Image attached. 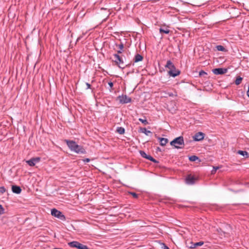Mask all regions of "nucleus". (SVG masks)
<instances>
[{"mask_svg":"<svg viewBox=\"0 0 249 249\" xmlns=\"http://www.w3.org/2000/svg\"><path fill=\"white\" fill-rule=\"evenodd\" d=\"M216 48L217 51H221V52H226V49L225 48V47L222 45H217L216 47Z\"/></svg>","mask_w":249,"mask_h":249,"instance_id":"obj_23","label":"nucleus"},{"mask_svg":"<svg viewBox=\"0 0 249 249\" xmlns=\"http://www.w3.org/2000/svg\"><path fill=\"white\" fill-rule=\"evenodd\" d=\"M86 86L87 87V89H91V85L89 83H86Z\"/></svg>","mask_w":249,"mask_h":249,"instance_id":"obj_33","label":"nucleus"},{"mask_svg":"<svg viewBox=\"0 0 249 249\" xmlns=\"http://www.w3.org/2000/svg\"><path fill=\"white\" fill-rule=\"evenodd\" d=\"M242 80H243L242 77H241L240 76H238L235 81V84L236 85H239L241 83Z\"/></svg>","mask_w":249,"mask_h":249,"instance_id":"obj_25","label":"nucleus"},{"mask_svg":"<svg viewBox=\"0 0 249 249\" xmlns=\"http://www.w3.org/2000/svg\"><path fill=\"white\" fill-rule=\"evenodd\" d=\"M141 132L144 133L146 135L148 136L149 134H152L151 131L147 130L145 128L140 127Z\"/></svg>","mask_w":249,"mask_h":249,"instance_id":"obj_20","label":"nucleus"},{"mask_svg":"<svg viewBox=\"0 0 249 249\" xmlns=\"http://www.w3.org/2000/svg\"><path fill=\"white\" fill-rule=\"evenodd\" d=\"M108 84L110 88V89H109V91H112V88L113 86V83L112 82L110 81L108 83Z\"/></svg>","mask_w":249,"mask_h":249,"instance_id":"obj_29","label":"nucleus"},{"mask_svg":"<svg viewBox=\"0 0 249 249\" xmlns=\"http://www.w3.org/2000/svg\"><path fill=\"white\" fill-rule=\"evenodd\" d=\"M218 168V167H213V169L212 170V174H214Z\"/></svg>","mask_w":249,"mask_h":249,"instance_id":"obj_30","label":"nucleus"},{"mask_svg":"<svg viewBox=\"0 0 249 249\" xmlns=\"http://www.w3.org/2000/svg\"><path fill=\"white\" fill-rule=\"evenodd\" d=\"M139 153L142 158L148 160L150 161L153 162L154 163H159V161L158 160H155L150 155H147L144 151L140 150Z\"/></svg>","mask_w":249,"mask_h":249,"instance_id":"obj_7","label":"nucleus"},{"mask_svg":"<svg viewBox=\"0 0 249 249\" xmlns=\"http://www.w3.org/2000/svg\"><path fill=\"white\" fill-rule=\"evenodd\" d=\"M40 160V157H36L33 158L30 160H27L26 162L30 166H34L35 165L36 163L38 162Z\"/></svg>","mask_w":249,"mask_h":249,"instance_id":"obj_11","label":"nucleus"},{"mask_svg":"<svg viewBox=\"0 0 249 249\" xmlns=\"http://www.w3.org/2000/svg\"><path fill=\"white\" fill-rule=\"evenodd\" d=\"M143 57L141 54L137 53L135 55L133 60H134V62L135 63H137L138 62L142 61L143 60Z\"/></svg>","mask_w":249,"mask_h":249,"instance_id":"obj_14","label":"nucleus"},{"mask_svg":"<svg viewBox=\"0 0 249 249\" xmlns=\"http://www.w3.org/2000/svg\"><path fill=\"white\" fill-rule=\"evenodd\" d=\"M83 160L84 162H89L90 161V159L89 158H86L84 159Z\"/></svg>","mask_w":249,"mask_h":249,"instance_id":"obj_32","label":"nucleus"},{"mask_svg":"<svg viewBox=\"0 0 249 249\" xmlns=\"http://www.w3.org/2000/svg\"><path fill=\"white\" fill-rule=\"evenodd\" d=\"M116 132L120 134H124L125 132V129L123 127H118Z\"/></svg>","mask_w":249,"mask_h":249,"instance_id":"obj_21","label":"nucleus"},{"mask_svg":"<svg viewBox=\"0 0 249 249\" xmlns=\"http://www.w3.org/2000/svg\"><path fill=\"white\" fill-rule=\"evenodd\" d=\"M6 191V189L4 187H0V193L1 194L4 193Z\"/></svg>","mask_w":249,"mask_h":249,"instance_id":"obj_28","label":"nucleus"},{"mask_svg":"<svg viewBox=\"0 0 249 249\" xmlns=\"http://www.w3.org/2000/svg\"><path fill=\"white\" fill-rule=\"evenodd\" d=\"M203 241H200L196 243H193V242H191L189 243V245L187 246V247L190 249H196L197 246H202L204 244Z\"/></svg>","mask_w":249,"mask_h":249,"instance_id":"obj_12","label":"nucleus"},{"mask_svg":"<svg viewBox=\"0 0 249 249\" xmlns=\"http://www.w3.org/2000/svg\"><path fill=\"white\" fill-rule=\"evenodd\" d=\"M160 33V34H168L171 31L167 27H164L163 28L160 27L159 29Z\"/></svg>","mask_w":249,"mask_h":249,"instance_id":"obj_15","label":"nucleus"},{"mask_svg":"<svg viewBox=\"0 0 249 249\" xmlns=\"http://www.w3.org/2000/svg\"><path fill=\"white\" fill-rule=\"evenodd\" d=\"M4 213V209L1 205H0V215Z\"/></svg>","mask_w":249,"mask_h":249,"instance_id":"obj_27","label":"nucleus"},{"mask_svg":"<svg viewBox=\"0 0 249 249\" xmlns=\"http://www.w3.org/2000/svg\"><path fill=\"white\" fill-rule=\"evenodd\" d=\"M217 231L220 234H221L222 232L224 234L226 233V232L225 231H224L221 228H219V229H217Z\"/></svg>","mask_w":249,"mask_h":249,"instance_id":"obj_31","label":"nucleus"},{"mask_svg":"<svg viewBox=\"0 0 249 249\" xmlns=\"http://www.w3.org/2000/svg\"><path fill=\"white\" fill-rule=\"evenodd\" d=\"M163 249H170L169 248L166 246L164 243H163Z\"/></svg>","mask_w":249,"mask_h":249,"instance_id":"obj_34","label":"nucleus"},{"mask_svg":"<svg viewBox=\"0 0 249 249\" xmlns=\"http://www.w3.org/2000/svg\"><path fill=\"white\" fill-rule=\"evenodd\" d=\"M116 46L118 47L119 49V50L117 51V54L122 53L123 52V49L124 48V45L123 43H121L119 44H116Z\"/></svg>","mask_w":249,"mask_h":249,"instance_id":"obj_17","label":"nucleus"},{"mask_svg":"<svg viewBox=\"0 0 249 249\" xmlns=\"http://www.w3.org/2000/svg\"><path fill=\"white\" fill-rule=\"evenodd\" d=\"M199 75L200 77H203L204 78H207L208 74L204 71L201 70L199 72Z\"/></svg>","mask_w":249,"mask_h":249,"instance_id":"obj_22","label":"nucleus"},{"mask_svg":"<svg viewBox=\"0 0 249 249\" xmlns=\"http://www.w3.org/2000/svg\"><path fill=\"white\" fill-rule=\"evenodd\" d=\"M117 99H119L120 103L122 104L130 103L132 101L131 98L126 95H120L117 97Z\"/></svg>","mask_w":249,"mask_h":249,"instance_id":"obj_6","label":"nucleus"},{"mask_svg":"<svg viewBox=\"0 0 249 249\" xmlns=\"http://www.w3.org/2000/svg\"><path fill=\"white\" fill-rule=\"evenodd\" d=\"M144 119L139 118V121L142 122L144 125H146L149 124V122L146 119V117L144 116Z\"/></svg>","mask_w":249,"mask_h":249,"instance_id":"obj_24","label":"nucleus"},{"mask_svg":"<svg viewBox=\"0 0 249 249\" xmlns=\"http://www.w3.org/2000/svg\"><path fill=\"white\" fill-rule=\"evenodd\" d=\"M205 136V134L201 132H198L195 134L193 137V140L195 141L198 142L202 140Z\"/></svg>","mask_w":249,"mask_h":249,"instance_id":"obj_10","label":"nucleus"},{"mask_svg":"<svg viewBox=\"0 0 249 249\" xmlns=\"http://www.w3.org/2000/svg\"><path fill=\"white\" fill-rule=\"evenodd\" d=\"M165 67L169 70L168 73L170 76L175 77L180 73V71L176 68L175 66L170 60H167Z\"/></svg>","mask_w":249,"mask_h":249,"instance_id":"obj_2","label":"nucleus"},{"mask_svg":"<svg viewBox=\"0 0 249 249\" xmlns=\"http://www.w3.org/2000/svg\"><path fill=\"white\" fill-rule=\"evenodd\" d=\"M12 191L14 193L19 194L21 192V188L17 185L12 186Z\"/></svg>","mask_w":249,"mask_h":249,"instance_id":"obj_13","label":"nucleus"},{"mask_svg":"<svg viewBox=\"0 0 249 249\" xmlns=\"http://www.w3.org/2000/svg\"><path fill=\"white\" fill-rule=\"evenodd\" d=\"M170 144L177 149L183 148L184 145L183 137L179 136L175 138L170 142Z\"/></svg>","mask_w":249,"mask_h":249,"instance_id":"obj_3","label":"nucleus"},{"mask_svg":"<svg viewBox=\"0 0 249 249\" xmlns=\"http://www.w3.org/2000/svg\"><path fill=\"white\" fill-rule=\"evenodd\" d=\"M237 153L246 158H249V153L246 151L238 150Z\"/></svg>","mask_w":249,"mask_h":249,"instance_id":"obj_18","label":"nucleus"},{"mask_svg":"<svg viewBox=\"0 0 249 249\" xmlns=\"http://www.w3.org/2000/svg\"><path fill=\"white\" fill-rule=\"evenodd\" d=\"M213 72L216 75H221L226 73L228 71L227 68H215L212 70Z\"/></svg>","mask_w":249,"mask_h":249,"instance_id":"obj_9","label":"nucleus"},{"mask_svg":"<svg viewBox=\"0 0 249 249\" xmlns=\"http://www.w3.org/2000/svg\"><path fill=\"white\" fill-rule=\"evenodd\" d=\"M64 142L67 143V146L71 151H73L77 154H85L86 153V151L83 146L77 144L75 141L65 140Z\"/></svg>","mask_w":249,"mask_h":249,"instance_id":"obj_1","label":"nucleus"},{"mask_svg":"<svg viewBox=\"0 0 249 249\" xmlns=\"http://www.w3.org/2000/svg\"><path fill=\"white\" fill-rule=\"evenodd\" d=\"M156 150L157 151H161V149L159 147H158L156 149Z\"/></svg>","mask_w":249,"mask_h":249,"instance_id":"obj_35","label":"nucleus"},{"mask_svg":"<svg viewBox=\"0 0 249 249\" xmlns=\"http://www.w3.org/2000/svg\"><path fill=\"white\" fill-rule=\"evenodd\" d=\"M51 214L61 220H66V217L62 213L55 208L51 210Z\"/></svg>","mask_w":249,"mask_h":249,"instance_id":"obj_4","label":"nucleus"},{"mask_svg":"<svg viewBox=\"0 0 249 249\" xmlns=\"http://www.w3.org/2000/svg\"><path fill=\"white\" fill-rule=\"evenodd\" d=\"M197 180V178L191 174L187 175L185 178L186 183L189 185H193L195 184Z\"/></svg>","mask_w":249,"mask_h":249,"instance_id":"obj_8","label":"nucleus"},{"mask_svg":"<svg viewBox=\"0 0 249 249\" xmlns=\"http://www.w3.org/2000/svg\"><path fill=\"white\" fill-rule=\"evenodd\" d=\"M247 96L249 97V87L248 88V90L247 92Z\"/></svg>","mask_w":249,"mask_h":249,"instance_id":"obj_36","label":"nucleus"},{"mask_svg":"<svg viewBox=\"0 0 249 249\" xmlns=\"http://www.w3.org/2000/svg\"><path fill=\"white\" fill-rule=\"evenodd\" d=\"M113 56L115 58L114 62L115 64L121 69H124V67H122V65L124 64V61L121 56H120L119 54L114 53L113 54Z\"/></svg>","mask_w":249,"mask_h":249,"instance_id":"obj_5","label":"nucleus"},{"mask_svg":"<svg viewBox=\"0 0 249 249\" xmlns=\"http://www.w3.org/2000/svg\"><path fill=\"white\" fill-rule=\"evenodd\" d=\"M189 160L191 161H195L196 160H198L199 162L200 161V160H199V158L195 155H193L189 157Z\"/></svg>","mask_w":249,"mask_h":249,"instance_id":"obj_19","label":"nucleus"},{"mask_svg":"<svg viewBox=\"0 0 249 249\" xmlns=\"http://www.w3.org/2000/svg\"><path fill=\"white\" fill-rule=\"evenodd\" d=\"M159 140L160 142V145L161 146H165L168 142V140L167 138H159Z\"/></svg>","mask_w":249,"mask_h":249,"instance_id":"obj_16","label":"nucleus"},{"mask_svg":"<svg viewBox=\"0 0 249 249\" xmlns=\"http://www.w3.org/2000/svg\"><path fill=\"white\" fill-rule=\"evenodd\" d=\"M129 194H130L134 198H137L138 197L139 195L135 192H129Z\"/></svg>","mask_w":249,"mask_h":249,"instance_id":"obj_26","label":"nucleus"}]
</instances>
